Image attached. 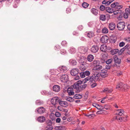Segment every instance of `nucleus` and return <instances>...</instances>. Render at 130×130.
Masks as SVG:
<instances>
[{
	"label": "nucleus",
	"instance_id": "f257e3e1",
	"mask_svg": "<svg viewBox=\"0 0 130 130\" xmlns=\"http://www.w3.org/2000/svg\"><path fill=\"white\" fill-rule=\"evenodd\" d=\"M126 86L127 84H124L120 82L117 83L116 88L118 90L123 91L124 89H126L125 88V87Z\"/></svg>",
	"mask_w": 130,
	"mask_h": 130
},
{
	"label": "nucleus",
	"instance_id": "f03ea898",
	"mask_svg": "<svg viewBox=\"0 0 130 130\" xmlns=\"http://www.w3.org/2000/svg\"><path fill=\"white\" fill-rule=\"evenodd\" d=\"M76 59L79 63H84V58L83 56H81L80 53H77Z\"/></svg>",
	"mask_w": 130,
	"mask_h": 130
},
{
	"label": "nucleus",
	"instance_id": "7ed1b4c3",
	"mask_svg": "<svg viewBox=\"0 0 130 130\" xmlns=\"http://www.w3.org/2000/svg\"><path fill=\"white\" fill-rule=\"evenodd\" d=\"M82 82L81 80H78L77 82L75 83L73 86V88L76 89L79 91H80V87L81 85Z\"/></svg>",
	"mask_w": 130,
	"mask_h": 130
},
{
	"label": "nucleus",
	"instance_id": "20e7f679",
	"mask_svg": "<svg viewBox=\"0 0 130 130\" xmlns=\"http://www.w3.org/2000/svg\"><path fill=\"white\" fill-rule=\"evenodd\" d=\"M127 116L126 115L124 117H121L119 116H117L116 117V119L118 121L120 122H123L126 121L127 120Z\"/></svg>",
	"mask_w": 130,
	"mask_h": 130
},
{
	"label": "nucleus",
	"instance_id": "39448f33",
	"mask_svg": "<svg viewBox=\"0 0 130 130\" xmlns=\"http://www.w3.org/2000/svg\"><path fill=\"white\" fill-rule=\"evenodd\" d=\"M68 76L66 74L62 75L60 78L61 81L63 83L67 82L68 81Z\"/></svg>",
	"mask_w": 130,
	"mask_h": 130
},
{
	"label": "nucleus",
	"instance_id": "423d86ee",
	"mask_svg": "<svg viewBox=\"0 0 130 130\" xmlns=\"http://www.w3.org/2000/svg\"><path fill=\"white\" fill-rule=\"evenodd\" d=\"M79 52L81 54L82 53H85L87 52L88 49L86 47L84 46H81L79 47L78 49Z\"/></svg>",
	"mask_w": 130,
	"mask_h": 130
},
{
	"label": "nucleus",
	"instance_id": "0eeeda50",
	"mask_svg": "<svg viewBox=\"0 0 130 130\" xmlns=\"http://www.w3.org/2000/svg\"><path fill=\"white\" fill-rule=\"evenodd\" d=\"M125 26V23L123 22H120L117 24V28L119 30H121L124 29Z\"/></svg>",
	"mask_w": 130,
	"mask_h": 130
},
{
	"label": "nucleus",
	"instance_id": "6e6552de",
	"mask_svg": "<svg viewBox=\"0 0 130 130\" xmlns=\"http://www.w3.org/2000/svg\"><path fill=\"white\" fill-rule=\"evenodd\" d=\"M99 48V47L97 45H93L91 48V51L93 53H96L98 52Z\"/></svg>",
	"mask_w": 130,
	"mask_h": 130
},
{
	"label": "nucleus",
	"instance_id": "1a4fd4ad",
	"mask_svg": "<svg viewBox=\"0 0 130 130\" xmlns=\"http://www.w3.org/2000/svg\"><path fill=\"white\" fill-rule=\"evenodd\" d=\"M59 100L58 97H55L51 99V102L53 105H55L59 102Z\"/></svg>",
	"mask_w": 130,
	"mask_h": 130
},
{
	"label": "nucleus",
	"instance_id": "9d476101",
	"mask_svg": "<svg viewBox=\"0 0 130 130\" xmlns=\"http://www.w3.org/2000/svg\"><path fill=\"white\" fill-rule=\"evenodd\" d=\"M113 59L115 63H116L120 64L121 63V59L118 58L117 56L115 55L113 57ZM115 65H116V67H117L118 68H119V66H117V65L116 64H115Z\"/></svg>",
	"mask_w": 130,
	"mask_h": 130
},
{
	"label": "nucleus",
	"instance_id": "9b49d317",
	"mask_svg": "<svg viewBox=\"0 0 130 130\" xmlns=\"http://www.w3.org/2000/svg\"><path fill=\"white\" fill-rule=\"evenodd\" d=\"M79 73V70L76 68L73 69L71 71V74L72 76H76Z\"/></svg>",
	"mask_w": 130,
	"mask_h": 130
},
{
	"label": "nucleus",
	"instance_id": "f8f14e48",
	"mask_svg": "<svg viewBox=\"0 0 130 130\" xmlns=\"http://www.w3.org/2000/svg\"><path fill=\"white\" fill-rule=\"evenodd\" d=\"M58 70L61 72H66L67 70V68L64 66H60L59 67Z\"/></svg>",
	"mask_w": 130,
	"mask_h": 130
},
{
	"label": "nucleus",
	"instance_id": "ddd939ff",
	"mask_svg": "<svg viewBox=\"0 0 130 130\" xmlns=\"http://www.w3.org/2000/svg\"><path fill=\"white\" fill-rule=\"evenodd\" d=\"M85 35L87 37L89 38H91L94 36V33L92 31L86 32Z\"/></svg>",
	"mask_w": 130,
	"mask_h": 130
},
{
	"label": "nucleus",
	"instance_id": "4468645a",
	"mask_svg": "<svg viewBox=\"0 0 130 130\" xmlns=\"http://www.w3.org/2000/svg\"><path fill=\"white\" fill-rule=\"evenodd\" d=\"M108 39V37L107 36H103L101 39V41L103 43L107 42Z\"/></svg>",
	"mask_w": 130,
	"mask_h": 130
},
{
	"label": "nucleus",
	"instance_id": "2eb2a0df",
	"mask_svg": "<svg viewBox=\"0 0 130 130\" xmlns=\"http://www.w3.org/2000/svg\"><path fill=\"white\" fill-rule=\"evenodd\" d=\"M93 75L95 81L99 80V78L100 76V74L99 73H93Z\"/></svg>",
	"mask_w": 130,
	"mask_h": 130
},
{
	"label": "nucleus",
	"instance_id": "dca6fc26",
	"mask_svg": "<svg viewBox=\"0 0 130 130\" xmlns=\"http://www.w3.org/2000/svg\"><path fill=\"white\" fill-rule=\"evenodd\" d=\"M102 67L101 65H95L92 69V71H99L102 69Z\"/></svg>",
	"mask_w": 130,
	"mask_h": 130
},
{
	"label": "nucleus",
	"instance_id": "f3484780",
	"mask_svg": "<svg viewBox=\"0 0 130 130\" xmlns=\"http://www.w3.org/2000/svg\"><path fill=\"white\" fill-rule=\"evenodd\" d=\"M53 91L58 92L60 90V88L59 86L55 85L53 86Z\"/></svg>",
	"mask_w": 130,
	"mask_h": 130
},
{
	"label": "nucleus",
	"instance_id": "a211bd4d",
	"mask_svg": "<svg viewBox=\"0 0 130 130\" xmlns=\"http://www.w3.org/2000/svg\"><path fill=\"white\" fill-rule=\"evenodd\" d=\"M116 25L113 22L110 23L109 25V29L111 30H113L115 28Z\"/></svg>",
	"mask_w": 130,
	"mask_h": 130
},
{
	"label": "nucleus",
	"instance_id": "6ab92c4d",
	"mask_svg": "<svg viewBox=\"0 0 130 130\" xmlns=\"http://www.w3.org/2000/svg\"><path fill=\"white\" fill-rule=\"evenodd\" d=\"M37 111L39 113H42L45 111V108L43 107H40L37 109Z\"/></svg>",
	"mask_w": 130,
	"mask_h": 130
},
{
	"label": "nucleus",
	"instance_id": "aec40b11",
	"mask_svg": "<svg viewBox=\"0 0 130 130\" xmlns=\"http://www.w3.org/2000/svg\"><path fill=\"white\" fill-rule=\"evenodd\" d=\"M73 89L71 88H69L67 90V92L69 95H73L74 94Z\"/></svg>",
	"mask_w": 130,
	"mask_h": 130
},
{
	"label": "nucleus",
	"instance_id": "412c9836",
	"mask_svg": "<svg viewBox=\"0 0 130 130\" xmlns=\"http://www.w3.org/2000/svg\"><path fill=\"white\" fill-rule=\"evenodd\" d=\"M59 103L61 106L63 107H67L68 105V103L66 101H61L59 102Z\"/></svg>",
	"mask_w": 130,
	"mask_h": 130
},
{
	"label": "nucleus",
	"instance_id": "4be33fe9",
	"mask_svg": "<svg viewBox=\"0 0 130 130\" xmlns=\"http://www.w3.org/2000/svg\"><path fill=\"white\" fill-rule=\"evenodd\" d=\"M38 121L41 123L44 122L45 120V118L43 116H40L37 119Z\"/></svg>",
	"mask_w": 130,
	"mask_h": 130
},
{
	"label": "nucleus",
	"instance_id": "5701e85b",
	"mask_svg": "<svg viewBox=\"0 0 130 130\" xmlns=\"http://www.w3.org/2000/svg\"><path fill=\"white\" fill-rule=\"evenodd\" d=\"M69 62L70 64L72 66H75L76 65L77 62L74 59H71L69 61Z\"/></svg>",
	"mask_w": 130,
	"mask_h": 130
},
{
	"label": "nucleus",
	"instance_id": "b1692460",
	"mask_svg": "<svg viewBox=\"0 0 130 130\" xmlns=\"http://www.w3.org/2000/svg\"><path fill=\"white\" fill-rule=\"evenodd\" d=\"M117 114L120 116L124 115V111L123 109H119L117 110Z\"/></svg>",
	"mask_w": 130,
	"mask_h": 130
},
{
	"label": "nucleus",
	"instance_id": "393cba45",
	"mask_svg": "<svg viewBox=\"0 0 130 130\" xmlns=\"http://www.w3.org/2000/svg\"><path fill=\"white\" fill-rule=\"evenodd\" d=\"M85 64L84 63H81L79 66V69L82 71H84L86 69L85 66Z\"/></svg>",
	"mask_w": 130,
	"mask_h": 130
},
{
	"label": "nucleus",
	"instance_id": "a878e982",
	"mask_svg": "<svg viewBox=\"0 0 130 130\" xmlns=\"http://www.w3.org/2000/svg\"><path fill=\"white\" fill-rule=\"evenodd\" d=\"M112 91L113 90L112 89L108 88H106L103 90V92L106 94L111 93Z\"/></svg>",
	"mask_w": 130,
	"mask_h": 130
},
{
	"label": "nucleus",
	"instance_id": "bb28decb",
	"mask_svg": "<svg viewBox=\"0 0 130 130\" xmlns=\"http://www.w3.org/2000/svg\"><path fill=\"white\" fill-rule=\"evenodd\" d=\"M107 46L104 44H102L101 45L100 50L102 52H105L107 49Z\"/></svg>",
	"mask_w": 130,
	"mask_h": 130
},
{
	"label": "nucleus",
	"instance_id": "cd10ccee",
	"mask_svg": "<svg viewBox=\"0 0 130 130\" xmlns=\"http://www.w3.org/2000/svg\"><path fill=\"white\" fill-rule=\"evenodd\" d=\"M94 58V56L90 54L88 56L87 59L88 61L91 62L93 60Z\"/></svg>",
	"mask_w": 130,
	"mask_h": 130
},
{
	"label": "nucleus",
	"instance_id": "c85d7f7f",
	"mask_svg": "<svg viewBox=\"0 0 130 130\" xmlns=\"http://www.w3.org/2000/svg\"><path fill=\"white\" fill-rule=\"evenodd\" d=\"M69 52L72 54L75 53L76 52V50L75 48L73 47H72L70 48L69 50Z\"/></svg>",
	"mask_w": 130,
	"mask_h": 130
},
{
	"label": "nucleus",
	"instance_id": "c756f323",
	"mask_svg": "<svg viewBox=\"0 0 130 130\" xmlns=\"http://www.w3.org/2000/svg\"><path fill=\"white\" fill-rule=\"evenodd\" d=\"M106 10L107 12L109 13H112L114 12L113 9L109 7H107L106 8Z\"/></svg>",
	"mask_w": 130,
	"mask_h": 130
},
{
	"label": "nucleus",
	"instance_id": "7c9ffc66",
	"mask_svg": "<svg viewBox=\"0 0 130 130\" xmlns=\"http://www.w3.org/2000/svg\"><path fill=\"white\" fill-rule=\"evenodd\" d=\"M119 51V50L118 49H114L111 50L110 52L111 54L114 55L117 53Z\"/></svg>",
	"mask_w": 130,
	"mask_h": 130
},
{
	"label": "nucleus",
	"instance_id": "2f4dec72",
	"mask_svg": "<svg viewBox=\"0 0 130 130\" xmlns=\"http://www.w3.org/2000/svg\"><path fill=\"white\" fill-rule=\"evenodd\" d=\"M91 12L95 15H97L98 14V10L94 8L92 9Z\"/></svg>",
	"mask_w": 130,
	"mask_h": 130
},
{
	"label": "nucleus",
	"instance_id": "473e14b6",
	"mask_svg": "<svg viewBox=\"0 0 130 130\" xmlns=\"http://www.w3.org/2000/svg\"><path fill=\"white\" fill-rule=\"evenodd\" d=\"M82 97V95L77 94H75L73 96V98L76 99H81Z\"/></svg>",
	"mask_w": 130,
	"mask_h": 130
},
{
	"label": "nucleus",
	"instance_id": "72a5a7b5",
	"mask_svg": "<svg viewBox=\"0 0 130 130\" xmlns=\"http://www.w3.org/2000/svg\"><path fill=\"white\" fill-rule=\"evenodd\" d=\"M119 4V3L117 2H114L110 5L111 7L112 8H113L116 7L117 6H118Z\"/></svg>",
	"mask_w": 130,
	"mask_h": 130
},
{
	"label": "nucleus",
	"instance_id": "f704fd0d",
	"mask_svg": "<svg viewBox=\"0 0 130 130\" xmlns=\"http://www.w3.org/2000/svg\"><path fill=\"white\" fill-rule=\"evenodd\" d=\"M102 32L104 34H106L108 32V29L105 27L103 28L102 30Z\"/></svg>",
	"mask_w": 130,
	"mask_h": 130
},
{
	"label": "nucleus",
	"instance_id": "c9c22d12",
	"mask_svg": "<svg viewBox=\"0 0 130 130\" xmlns=\"http://www.w3.org/2000/svg\"><path fill=\"white\" fill-rule=\"evenodd\" d=\"M87 85L86 84H85L82 85H81L80 87V91L83 89H84L87 86Z\"/></svg>",
	"mask_w": 130,
	"mask_h": 130
},
{
	"label": "nucleus",
	"instance_id": "e433bc0d",
	"mask_svg": "<svg viewBox=\"0 0 130 130\" xmlns=\"http://www.w3.org/2000/svg\"><path fill=\"white\" fill-rule=\"evenodd\" d=\"M100 19L102 21H105V16L104 15L101 14L100 16Z\"/></svg>",
	"mask_w": 130,
	"mask_h": 130
},
{
	"label": "nucleus",
	"instance_id": "4c0bfd02",
	"mask_svg": "<svg viewBox=\"0 0 130 130\" xmlns=\"http://www.w3.org/2000/svg\"><path fill=\"white\" fill-rule=\"evenodd\" d=\"M124 49L125 50L126 49L127 50H128L130 49V45L129 44H127L123 48L121 49V50H123V51L124 50Z\"/></svg>",
	"mask_w": 130,
	"mask_h": 130
},
{
	"label": "nucleus",
	"instance_id": "58836bf2",
	"mask_svg": "<svg viewBox=\"0 0 130 130\" xmlns=\"http://www.w3.org/2000/svg\"><path fill=\"white\" fill-rule=\"evenodd\" d=\"M66 100L70 102H72L74 100V99L71 97H69L66 99Z\"/></svg>",
	"mask_w": 130,
	"mask_h": 130
},
{
	"label": "nucleus",
	"instance_id": "ea45409f",
	"mask_svg": "<svg viewBox=\"0 0 130 130\" xmlns=\"http://www.w3.org/2000/svg\"><path fill=\"white\" fill-rule=\"evenodd\" d=\"M89 4L85 2H83L82 4V6L84 8H86L88 7Z\"/></svg>",
	"mask_w": 130,
	"mask_h": 130
},
{
	"label": "nucleus",
	"instance_id": "a19ab883",
	"mask_svg": "<svg viewBox=\"0 0 130 130\" xmlns=\"http://www.w3.org/2000/svg\"><path fill=\"white\" fill-rule=\"evenodd\" d=\"M104 107L106 110L109 109L111 107V106L109 104H106L104 105Z\"/></svg>",
	"mask_w": 130,
	"mask_h": 130
},
{
	"label": "nucleus",
	"instance_id": "79ce46f5",
	"mask_svg": "<svg viewBox=\"0 0 130 130\" xmlns=\"http://www.w3.org/2000/svg\"><path fill=\"white\" fill-rule=\"evenodd\" d=\"M43 101L40 100H37L36 102V104L37 105H40L43 104Z\"/></svg>",
	"mask_w": 130,
	"mask_h": 130
},
{
	"label": "nucleus",
	"instance_id": "37998d69",
	"mask_svg": "<svg viewBox=\"0 0 130 130\" xmlns=\"http://www.w3.org/2000/svg\"><path fill=\"white\" fill-rule=\"evenodd\" d=\"M88 25L89 27H93L94 26V23L92 22H89L88 24Z\"/></svg>",
	"mask_w": 130,
	"mask_h": 130
},
{
	"label": "nucleus",
	"instance_id": "c03bdc74",
	"mask_svg": "<svg viewBox=\"0 0 130 130\" xmlns=\"http://www.w3.org/2000/svg\"><path fill=\"white\" fill-rule=\"evenodd\" d=\"M94 81H95V80L94 79V78L93 75H92L91 76H89V82H92Z\"/></svg>",
	"mask_w": 130,
	"mask_h": 130
},
{
	"label": "nucleus",
	"instance_id": "a18cd8bd",
	"mask_svg": "<svg viewBox=\"0 0 130 130\" xmlns=\"http://www.w3.org/2000/svg\"><path fill=\"white\" fill-rule=\"evenodd\" d=\"M61 45L63 46H67V43L65 41H63L61 43Z\"/></svg>",
	"mask_w": 130,
	"mask_h": 130
},
{
	"label": "nucleus",
	"instance_id": "49530a36",
	"mask_svg": "<svg viewBox=\"0 0 130 130\" xmlns=\"http://www.w3.org/2000/svg\"><path fill=\"white\" fill-rule=\"evenodd\" d=\"M115 0H109L108 1H106V6H108L113 1Z\"/></svg>",
	"mask_w": 130,
	"mask_h": 130
},
{
	"label": "nucleus",
	"instance_id": "de8ad7c7",
	"mask_svg": "<svg viewBox=\"0 0 130 130\" xmlns=\"http://www.w3.org/2000/svg\"><path fill=\"white\" fill-rule=\"evenodd\" d=\"M46 130H52L53 127L52 125H48L46 127Z\"/></svg>",
	"mask_w": 130,
	"mask_h": 130
},
{
	"label": "nucleus",
	"instance_id": "09e8293b",
	"mask_svg": "<svg viewBox=\"0 0 130 130\" xmlns=\"http://www.w3.org/2000/svg\"><path fill=\"white\" fill-rule=\"evenodd\" d=\"M110 39L112 41L115 43L116 41V37L115 36L114 37H111Z\"/></svg>",
	"mask_w": 130,
	"mask_h": 130
},
{
	"label": "nucleus",
	"instance_id": "8fccbe9b",
	"mask_svg": "<svg viewBox=\"0 0 130 130\" xmlns=\"http://www.w3.org/2000/svg\"><path fill=\"white\" fill-rule=\"evenodd\" d=\"M112 60V59H108L106 61V63L107 64H109L111 63Z\"/></svg>",
	"mask_w": 130,
	"mask_h": 130
},
{
	"label": "nucleus",
	"instance_id": "3c124183",
	"mask_svg": "<svg viewBox=\"0 0 130 130\" xmlns=\"http://www.w3.org/2000/svg\"><path fill=\"white\" fill-rule=\"evenodd\" d=\"M128 15L130 14V9L129 8H126L125 9V12Z\"/></svg>",
	"mask_w": 130,
	"mask_h": 130
},
{
	"label": "nucleus",
	"instance_id": "603ef678",
	"mask_svg": "<svg viewBox=\"0 0 130 130\" xmlns=\"http://www.w3.org/2000/svg\"><path fill=\"white\" fill-rule=\"evenodd\" d=\"M60 53L64 55L66 53V51L64 49H62L60 50Z\"/></svg>",
	"mask_w": 130,
	"mask_h": 130
},
{
	"label": "nucleus",
	"instance_id": "864d4df0",
	"mask_svg": "<svg viewBox=\"0 0 130 130\" xmlns=\"http://www.w3.org/2000/svg\"><path fill=\"white\" fill-rule=\"evenodd\" d=\"M100 74V76H101L103 78L107 76V73Z\"/></svg>",
	"mask_w": 130,
	"mask_h": 130
},
{
	"label": "nucleus",
	"instance_id": "5fc2aeb1",
	"mask_svg": "<svg viewBox=\"0 0 130 130\" xmlns=\"http://www.w3.org/2000/svg\"><path fill=\"white\" fill-rule=\"evenodd\" d=\"M107 71L106 69L102 70L101 72L99 73L100 74L106 73H107Z\"/></svg>",
	"mask_w": 130,
	"mask_h": 130
},
{
	"label": "nucleus",
	"instance_id": "6e6d98bb",
	"mask_svg": "<svg viewBox=\"0 0 130 130\" xmlns=\"http://www.w3.org/2000/svg\"><path fill=\"white\" fill-rule=\"evenodd\" d=\"M105 7L103 5H101L100 7V9L101 11H103L105 9Z\"/></svg>",
	"mask_w": 130,
	"mask_h": 130
},
{
	"label": "nucleus",
	"instance_id": "4d7b16f0",
	"mask_svg": "<svg viewBox=\"0 0 130 130\" xmlns=\"http://www.w3.org/2000/svg\"><path fill=\"white\" fill-rule=\"evenodd\" d=\"M123 7V6L122 5H119V4H118V6H117L116 7V8L117 9H121Z\"/></svg>",
	"mask_w": 130,
	"mask_h": 130
},
{
	"label": "nucleus",
	"instance_id": "13d9d810",
	"mask_svg": "<svg viewBox=\"0 0 130 130\" xmlns=\"http://www.w3.org/2000/svg\"><path fill=\"white\" fill-rule=\"evenodd\" d=\"M97 108L99 110H102L104 109V107L103 106L99 105Z\"/></svg>",
	"mask_w": 130,
	"mask_h": 130
},
{
	"label": "nucleus",
	"instance_id": "bf43d9fd",
	"mask_svg": "<svg viewBox=\"0 0 130 130\" xmlns=\"http://www.w3.org/2000/svg\"><path fill=\"white\" fill-rule=\"evenodd\" d=\"M80 75L81 78H84L85 77V75L84 72H80Z\"/></svg>",
	"mask_w": 130,
	"mask_h": 130
},
{
	"label": "nucleus",
	"instance_id": "052dcab7",
	"mask_svg": "<svg viewBox=\"0 0 130 130\" xmlns=\"http://www.w3.org/2000/svg\"><path fill=\"white\" fill-rule=\"evenodd\" d=\"M124 40L126 42H130V37H127L124 39Z\"/></svg>",
	"mask_w": 130,
	"mask_h": 130
},
{
	"label": "nucleus",
	"instance_id": "680f3d73",
	"mask_svg": "<svg viewBox=\"0 0 130 130\" xmlns=\"http://www.w3.org/2000/svg\"><path fill=\"white\" fill-rule=\"evenodd\" d=\"M89 76H88L87 77L85 78L84 80V82L85 83L88 81H89Z\"/></svg>",
	"mask_w": 130,
	"mask_h": 130
},
{
	"label": "nucleus",
	"instance_id": "e2e57ef3",
	"mask_svg": "<svg viewBox=\"0 0 130 130\" xmlns=\"http://www.w3.org/2000/svg\"><path fill=\"white\" fill-rule=\"evenodd\" d=\"M84 73L85 74V75H86L87 76H88L90 74V72L88 71H86L84 72Z\"/></svg>",
	"mask_w": 130,
	"mask_h": 130
},
{
	"label": "nucleus",
	"instance_id": "0e129e2a",
	"mask_svg": "<svg viewBox=\"0 0 130 130\" xmlns=\"http://www.w3.org/2000/svg\"><path fill=\"white\" fill-rule=\"evenodd\" d=\"M55 115L57 117H59L61 116V114L59 112H56L55 113Z\"/></svg>",
	"mask_w": 130,
	"mask_h": 130
},
{
	"label": "nucleus",
	"instance_id": "69168bd1",
	"mask_svg": "<svg viewBox=\"0 0 130 130\" xmlns=\"http://www.w3.org/2000/svg\"><path fill=\"white\" fill-rule=\"evenodd\" d=\"M125 45V43L123 42H121L120 43L119 46L120 47H122L123 46Z\"/></svg>",
	"mask_w": 130,
	"mask_h": 130
},
{
	"label": "nucleus",
	"instance_id": "338daca9",
	"mask_svg": "<svg viewBox=\"0 0 130 130\" xmlns=\"http://www.w3.org/2000/svg\"><path fill=\"white\" fill-rule=\"evenodd\" d=\"M129 15H128L127 14L125 13H124L123 15V16L124 18L125 19H127L128 17V16Z\"/></svg>",
	"mask_w": 130,
	"mask_h": 130
},
{
	"label": "nucleus",
	"instance_id": "774afa93",
	"mask_svg": "<svg viewBox=\"0 0 130 130\" xmlns=\"http://www.w3.org/2000/svg\"><path fill=\"white\" fill-rule=\"evenodd\" d=\"M111 66L108 64L106 66V68L107 69H109L111 68Z\"/></svg>",
	"mask_w": 130,
	"mask_h": 130
}]
</instances>
